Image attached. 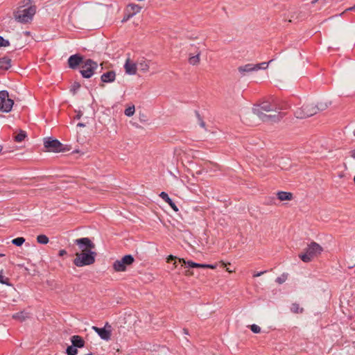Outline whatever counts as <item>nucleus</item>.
<instances>
[{
    "label": "nucleus",
    "instance_id": "nucleus-52",
    "mask_svg": "<svg viewBox=\"0 0 355 355\" xmlns=\"http://www.w3.org/2000/svg\"><path fill=\"white\" fill-rule=\"evenodd\" d=\"M202 173V171H199L196 172L197 174H201Z\"/></svg>",
    "mask_w": 355,
    "mask_h": 355
},
{
    "label": "nucleus",
    "instance_id": "nucleus-31",
    "mask_svg": "<svg viewBox=\"0 0 355 355\" xmlns=\"http://www.w3.org/2000/svg\"><path fill=\"white\" fill-rule=\"evenodd\" d=\"M0 283L8 286L10 285L9 279L3 275L2 271L0 272Z\"/></svg>",
    "mask_w": 355,
    "mask_h": 355
},
{
    "label": "nucleus",
    "instance_id": "nucleus-56",
    "mask_svg": "<svg viewBox=\"0 0 355 355\" xmlns=\"http://www.w3.org/2000/svg\"><path fill=\"white\" fill-rule=\"evenodd\" d=\"M353 135L355 136V130L353 131Z\"/></svg>",
    "mask_w": 355,
    "mask_h": 355
},
{
    "label": "nucleus",
    "instance_id": "nucleus-10",
    "mask_svg": "<svg viewBox=\"0 0 355 355\" xmlns=\"http://www.w3.org/2000/svg\"><path fill=\"white\" fill-rule=\"evenodd\" d=\"M74 243L78 245L80 252H91L95 248L94 243L87 237L77 239Z\"/></svg>",
    "mask_w": 355,
    "mask_h": 355
},
{
    "label": "nucleus",
    "instance_id": "nucleus-26",
    "mask_svg": "<svg viewBox=\"0 0 355 355\" xmlns=\"http://www.w3.org/2000/svg\"><path fill=\"white\" fill-rule=\"evenodd\" d=\"M37 241L40 244H47L49 239L46 235L40 234L37 236Z\"/></svg>",
    "mask_w": 355,
    "mask_h": 355
},
{
    "label": "nucleus",
    "instance_id": "nucleus-28",
    "mask_svg": "<svg viewBox=\"0 0 355 355\" xmlns=\"http://www.w3.org/2000/svg\"><path fill=\"white\" fill-rule=\"evenodd\" d=\"M25 242V239L23 237H17L12 240V243L17 246H21Z\"/></svg>",
    "mask_w": 355,
    "mask_h": 355
},
{
    "label": "nucleus",
    "instance_id": "nucleus-42",
    "mask_svg": "<svg viewBox=\"0 0 355 355\" xmlns=\"http://www.w3.org/2000/svg\"><path fill=\"white\" fill-rule=\"evenodd\" d=\"M266 270L261 271V272H257V273H256V274H254V275H253V277H259V276L262 275L263 274H264V273H266Z\"/></svg>",
    "mask_w": 355,
    "mask_h": 355
},
{
    "label": "nucleus",
    "instance_id": "nucleus-16",
    "mask_svg": "<svg viewBox=\"0 0 355 355\" xmlns=\"http://www.w3.org/2000/svg\"><path fill=\"white\" fill-rule=\"evenodd\" d=\"M149 63L150 61L147 60L144 58H141L140 59H138L137 61V65L139 67V70L143 72H147L149 70Z\"/></svg>",
    "mask_w": 355,
    "mask_h": 355
},
{
    "label": "nucleus",
    "instance_id": "nucleus-9",
    "mask_svg": "<svg viewBox=\"0 0 355 355\" xmlns=\"http://www.w3.org/2000/svg\"><path fill=\"white\" fill-rule=\"evenodd\" d=\"M44 146L49 152L60 153L64 151L63 144L57 139H45Z\"/></svg>",
    "mask_w": 355,
    "mask_h": 355
},
{
    "label": "nucleus",
    "instance_id": "nucleus-1",
    "mask_svg": "<svg viewBox=\"0 0 355 355\" xmlns=\"http://www.w3.org/2000/svg\"><path fill=\"white\" fill-rule=\"evenodd\" d=\"M281 109L274 98L271 101H263L255 105L252 112L263 122L277 123L284 116V114L279 112Z\"/></svg>",
    "mask_w": 355,
    "mask_h": 355
},
{
    "label": "nucleus",
    "instance_id": "nucleus-25",
    "mask_svg": "<svg viewBox=\"0 0 355 355\" xmlns=\"http://www.w3.org/2000/svg\"><path fill=\"white\" fill-rule=\"evenodd\" d=\"M26 132L24 130H19V133L14 137L15 141L17 142H21L26 137Z\"/></svg>",
    "mask_w": 355,
    "mask_h": 355
},
{
    "label": "nucleus",
    "instance_id": "nucleus-39",
    "mask_svg": "<svg viewBox=\"0 0 355 355\" xmlns=\"http://www.w3.org/2000/svg\"><path fill=\"white\" fill-rule=\"evenodd\" d=\"M72 87H73V90L75 92L80 87V85L78 83H74Z\"/></svg>",
    "mask_w": 355,
    "mask_h": 355
},
{
    "label": "nucleus",
    "instance_id": "nucleus-44",
    "mask_svg": "<svg viewBox=\"0 0 355 355\" xmlns=\"http://www.w3.org/2000/svg\"><path fill=\"white\" fill-rule=\"evenodd\" d=\"M67 254V251L65 250H60L59 251V256L62 257Z\"/></svg>",
    "mask_w": 355,
    "mask_h": 355
},
{
    "label": "nucleus",
    "instance_id": "nucleus-19",
    "mask_svg": "<svg viewBox=\"0 0 355 355\" xmlns=\"http://www.w3.org/2000/svg\"><path fill=\"white\" fill-rule=\"evenodd\" d=\"M11 67V59L4 56L0 58V69L8 70Z\"/></svg>",
    "mask_w": 355,
    "mask_h": 355
},
{
    "label": "nucleus",
    "instance_id": "nucleus-2",
    "mask_svg": "<svg viewBox=\"0 0 355 355\" xmlns=\"http://www.w3.org/2000/svg\"><path fill=\"white\" fill-rule=\"evenodd\" d=\"M17 10L14 12L16 21L21 23H28L32 21L36 13V6L33 4L32 0H22Z\"/></svg>",
    "mask_w": 355,
    "mask_h": 355
},
{
    "label": "nucleus",
    "instance_id": "nucleus-24",
    "mask_svg": "<svg viewBox=\"0 0 355 355\" xmlns=\"http://www.w3.org/2000/svg\"><path fill=\"white\" fill-rule=\"evenodd\" d=\"M291 311L293 313H302L304 311V309L300 307L297 303H293L291 306Z\"/></svg>",
    "mask_w": 355,
    "mask_h": 355
},
{
    "label": "nucleus",
    "instance_id": "nucleus-45",
    "mask_svg": "<svg viewBox=\"0 0 355 355\" xmlns=\"http://www.w3.org/2000/svg\"><path fill=\"white\" fill-rule=\"evenodd\" d=\"M185 275L187 276H191V275H193V272L188 270H186L185 271Z\"/></svg>",
    "mask_w": 355,
    "mask_h": 355
},
{
    "label": "nucleus",
    "instance_id": "nucleus-18",
    "mask_svg": "<svg viewBox=\"0 0 355 355\" xmlns=\"http://www.w3.org/2000/svg\"><path fill=\"white\" fill-rule=\"evenodd\" d=\"M141 7L137 4L130 3L126 8V12L129 13L130 16H134L140 12Z\"/></svg>",
    "mask_w": 355,
    "mask_h": 355
},
{
    "label": "nucleus",
    "instance_id": "nucleus-37",
    "mask_svg": "<svg viewBox=\"0 0 355 355\" xmlns=\"http://www.w3.org/2000/svg\"><path fill=\"white\" fill-rule=\"evenodd\" d=\"M216 268V265L212 264H202L201 268H211L215 269Z\"/></svg>",
    "mask_w": 355,
    "mask_h": 355
},
{
    "label": "nucleus",
    "instance_id": "nucleus-50",
    "mask_svg": "<svg viewBox=\"0 0 355 355\" xmlns=\"http://www.w3.org/2000/svg\"><path fill=\"white\" fill-rule=\"evenodd\" d=\"M318 1V0H313V1H311V3H312L313 4H314V3H315Z\"/></svg>",
    "mask_w": 355,
    "mask_h": 355
},
{
    "label": "nucleus",
    "instance_id": "nucleus-33",
    "mask_svg": "<svg viewBox=\"0 0 355 355\" xmlns=\"http://www.w3.org/2000/svg\"><path fill=\"white\" fill-rule=\"evenodd\" d=\"M135 106H131L125 110V114L128 116H131L135 113Z\"/></svg>",
    "mask_w": 355,
    "mask_h": 355
},
{
    "label": "nucleus",
    "instance_id": "nucleus-35",
    "mask_svg": "<svg viewBox=\"0 0 355 355\" xmlns=\"http://www.w3.org/2000/svg\"><path fill=\"white\" fill-rule=\"evenodd\" d=\"M315 106L317 107L319 111H323L327 109L328 107L327 104L326 103H319L317 105H315Z\"/></svg>",
    "mask_w": 355,
    "mask_h": 355
},
{
    "label": "nucleus",
    "instance_id": "nucleus-34",
    "mask_svg": "<svg viewBox=\"0 0 355 355\" xmlns=\"http://www.w3.org/2000/svg\"><path fill=\"white\" fill-rule=\"evenodd\" d=\"M10 45V42L0 36V47H6Z\"/></svg>",
    "mask_w": 355,
    "mask_h": 355
},
{
    "label": "nucleus",
    "instance_id": "nucleus-53",
    "mask_svg": "<svg viewBox=\"0 0 355 355\" xmlns=\"http://www.w3.org/2000/svg\"><path fill=\"white\" fill-rule=\"evenodd\" d=\"M4 256H5V254H1V253H0V257H4Z\"/></svg>",
    "mask_w": 355,
    "mask_h": 355
},
{
    "label": "nucleus",
    "instance_id": "nucleus-4",
    "mask_svg": "<svg viewBox=\"0 0 355 355\" xmlns=\"http://www.w3.org/2000/svg\"><path fill=\"white\" fill-rule=\"evenodd\" d=\"M96 256V253L94 251L76 252L73 263L77 267L89 266L95 262Z\"/></svg>",
    "mask_w": 355,
    "mask_h": 355
},
{
    "label": "nucleus",
    "instance_id": "nucleus-29",
    "mask_svg": "<svg viewBox=\"0 0 355 355\" xmlns=\"http://www.w3.org/2000/svg\"><path fill=\"white\" fill-rule=\"evenodd\" d=\"M78 354V349L73 345L69 346L67 348V355H76Z\"/></svg>",
    "mask_w": 355,
    "mask_h": 355
},
{
    "label": "nucleus",
    "instance_id": "nucleus-14",
    "mask_svg": "<svg viewBox=\"0 0 355 355\" xmlns=\"http://www.w3.org/2000/svg\"><path fill=\"white\" fill-rule=\"evenodd\" d=\"M257 68L254 67V64L250 63L239 67L238 71L242 76H245L248 73L257 71Z\"/></svg>",
    "mask_w": 355,
    "mask_h": 355
},
{
    "label": "nucleus",
    "instance_id": "nucleus-41",
    "mask_svg": "<svg viewBox=\"0 0 355 355\" xmlns=\"http://www.w3.org/2000/svg\"><path fill=\"white\" fill-rule=\"evenodd\" d=\"M132 16H130V15L129 13H127L125 14V15L124 16L123 19V21H126L127 20H128L130 18H131Z\"/></svg>",
    "mask_w": 355,
    "mask_h": 355
},
{
    "label": "nucleus",
    "instance_id": "nucleus-55",
    "mask_svg": "<svg viewBox=\"0 0 355 355\" xmlns=\"http://www.w3.org/2000/svg\"><path fill=\"white\" fill-rule=\"evenodd\" d=\"M85 355H94L92 353L87 354Z\"/></svg>",
    "mask_w": 355,
    "mask_h": 355
},
{
    "label": "nucleus",
    "instance_id": "nucleus-32",
    "mask_svg": "<svg viewBox=\"0 0 355 355\" xmlns=\"http://www.w3.org/2000/svg\"><path fill=\"white\" fill-rule=\"evenodd\" d=\"M159 196H160V198H162V199L163 200H164V201H165L166 203H168V204L169 202H171V201L172 200L169 198L168 195L166 192H164V191L161 192V193H160V194H159Z\"/></svg>",
    "mask_w": 355,
    "mask_h": 355
},
{
    "label": "nucleus",
    "instance_id": "nucleus-23",
    "mask_svg": "<svg viewBox=\"0 0 355 355\" xmlns=\"http://www.w3.org/2000/svg\"><path fill=\"white\" fill-rule=\"evenodd\" d=\"M179 262L182 265H187L189 268H201L202 263H197L192 261H185L184 259H179Z\"/></svg>",
    "mask_w": 355,
    "mask_h": 355
},
{
    "label": "nucleus",
    "instance_id": "nucleus-13",
    "mask_svg": "<svg viewBox=\"0 0 355 355\" xmlns=\"http://www.w3.org/2000/svg\"><path fill=\"white\" fill-rule=\"evenodd\" d=\"M81 63H83V56L79 54L72 55L68 59L69 67L73 69L77 68Z\"/></svg>",
    "mask_w": 355,
    "mask_h": 355
},
{
    "label": "nucleus",
    "instance_id": "nucleus-7",
    "mask_svg": "<svg viewBox=\"0 0 355 355\" xmlns=\"http://www.w3.org/2000/svg\"><path fill=\"white\" fill-rule=\"evenodd\" d=\"M134 261V257L130 254H127L121 259L116 260L113 263V268L116 272H123L126 270L127 266L132 265Z\"/></svg>",
    "mask_w": 355,
    "mask_h": 355
},
{
    "label": "nucleus",
    "instance_id": "nucleus-49",
    "mask_svg": "<svg viewBox=\"0 0 355 355\" xmlns=\"http://www.w3.org/2000/svg\"><path fill=\"white\" fill-rule=\"evenodd\" d=\"M81 116V114H78L77 116H76V119H79Z\"/></svg>",
    "mask_w": 355,
    "mask_h": 355
},
{
    "label": "nucleus",
    "instance_id": "nucleus-17",
    "mask_svg": "<svg viewBox=\"0 0 355 355\" xmlns=\"http://www.w3.org/2000/svg\"><path fill=\"white\" fill-rule=\"evenodd\" d=\"M71 341L72 343V345L76 347L81 348L83 347L85 345V340L83 338L80 336H73L71 338Z\"/></svg>",
    "mask_w": 355,
    "mask_h": 355
},
{
    "label": "nucleus",
    "instance_id": "nucleus-58",
    "mask_svg": "<svg viewBox=\"0 0 355 355\" xmlns=\"http://www.w3.org/2000/svg\"><path fill=\"white\" fill-rule=\"evenodd\" d=\"M354 183H355V175H354Z\"/></svg>",
    "mask_w": 355,
    "mask_h": 355
},
{
    "label": "nucleus",
    "instance_id": "nucleus-21",
    "mask_svg": "<svg viewBox=\"0 0 355 355\" xmlns=\"http://www.w3.org/2000/svg\"><path fill=\"white\" fill-rule=\"evenodd\" d=\"M200 52L198 51L195 55H189V62L191 65H198L200 61Z\"/></svg>",
    "mask_w": 355,
    "mask_h": 355
},
{
    "label": "nucleus",
    "instance_id": "nucleus-46",
    "mask_svg": "<svg viewBox=\"0 0 355 355\" xmlns=\"http://www.w3.org/2000/svg\"><path fill=\"white\" fill-rule=\"evenodd\" d=\"M175 259V257L173 256V255H169L168 257L167 258V261L169 262L171 260H173Z\"/></svg>",
    "mask_w": 355,
    "mask_h": 355
},
{
    "label": "nucleus",
    "instance_id": "nucleus-48",
    "mask_svg": "<svg viewBox=\"0 0 355 355\" xmlns=\"http://www.w3.org/2000/svg\"><path fill=\"white\" fill-rule=\"evenodd\" d=\"M78 125V126H79V127H84V126H85V124H84V123H78V125Z\"/></svg>",
    "mask_w": 355,
    "mask_h": 355
},
{
    "label": "nucleus",
    "instance_id": "nucleus-3",
    "mask_svg": "<svg viewBox=\"0 0 355 355\" xmlns=\"http://www.w3.org/2000/svg\"><path fill=\"white\" fill-rule=\"evenodd\" d=\"M305 252L299 255L301 260L305 263L311 261L318 257L323 251V248L315 241L311 242L304 250Z\"/></svg>",
    "mask_w": 355,
    "mask_h": 355
},
{
    "label": "nucleus",
    "instance_id": "nucleus-27",
    "mask_svg": "<svg viewBox=\"0 0 355 355\" xmlns=\"http://www.w3.org/2000/svg\"><path fill=\"white\" fill-rule=\"evenodd\" d=\"M273 60H270L269 62H261V63H259V64H254V67H258L257 68V71L259 70V69H266L268 67V65Z\"/></svg>",
    "mask_w": 355,
    "mask_h": 355
},
{
    "label": "nucleus",
    "instance_id": "nucleus-47",
    "mask_svg": "<svg viewBox=\"0 0 355 355\" xmlns=\"http://www.w3.org/2000/svg\"><path fill=\"white\" fill-rule=\"evenodd\" d=\"M183 333L185 334V335H188L189 334V331L187 329H183Z\"/></svg>",
    "mask_w": 355,
    "mask_h": 355
},
{
    "label": "nucleus",
    "instance_id": "nucleus-22",
    "mask_svg": "<svg viewBox=\"0 0 355 355\" xmlns=\"http://www.w3.org/2000/svg\"><path fill=\"white\" fill-rule=\"evenodd\" d=\"M29 317H30L29 314L25 311L18 312V313L13 314V315H12L13 319L17 320L20 322L25 320L26 319L28 318Z\"/></svg>",
    "mask_w": 355,
    "mask_h": 355
},
{
    "label": "nucleus",
    "instance_id": "nucleus-20",
    "mask_svg": "<svg viewBox=\"0 0 355 355\" xmlns=\"http://www.w3.org/2000/svg\"><path fill=\"white\" fill-rule=\"evenodd\" d=\"M277 196L280 201L291 200L293 199V193L291 192L279 191Z\"/></svg>",
    "mask_w": 355,
    "mask_h": 355
},
{
    "label": "nucleus",
    "instance_id": "nucleus-12",
    "mask_svg": "<svg viewBox=\"0 0 355 355\" xmlns=\"http://www.w3.org/2000/svg\"><path fill=\"white\" fill-rule=\"evenodd\" d=\"M124 69L126 73L135 75L137 69V62H133L130 58H128L124 64Z\"/></svg>",
    "mask_w": 355,
    "mask_h": 355
},
{
    "label": "nucleus",
    "instance_id": "nucleus-5",
    "mask_svg": "<svg viewBox=\"0 0 355 355\" xmlns=\"http://www.w3.org/2000/svg\"><path fill=\"white\" fill-rule=\"evenodd\" d=\"M318 109L313 103L303 105L301 107L295 111V115L297 118L303 119L313 116L317 114Z\"/></svg>",
    "mask_w": 355,
    "mask_h": 355
},
{
    "label": "nucleus",
    "instance_id": "nucleus-51",
    "mask_svg": "<svg viewBox=\"0 0 355 355\" xmlns=\"http://www.w3.org/2000/svg\"><path fill=\"white\" fill-rule=\"evenodd\" d=\"M205 123H204L203 121H202V122H201V123H200V125H201L202 127H204V126H205Z\"/></svg>",
    "mask_w": 355,
    "mask_h": 355
},
{
    "label": "nucleus",
    "instance_id": "nucleus-6",
    "mask_svg": "<svg viewBox=\"0 0 355 355\" xmlns=\"http://www.w3.org/2000/svg\"><path fill=\"white\" fill-rule=\"evenodd\" d=\"M98 64L96 62L91 59L86 60L81 66L80 73L83 78H89L94 73V71L97 69Z\"/></svg>",
    "mask_w": 355,
    "mask_h": 355
},
{
    "label": "nucleus",
    "instance_id": "nucleus-11",
    "mask_svg": "<svg viewBox=\"0 0 355 355\" xmlns=\"http://www.w3.org/2000/svg\"><path fill=\"white\" fill-rule=\"evenodd\" d=\"M111 326L106 322L104 328L93 327L92 329L98 334V336L105 340H109L111 336Z\"/></svg>",
    "mask_w": 355,
    "mask_h": 355
},
{
    "label": "nucleus",
    "instance_id": "nucleus-36",
    "mask_svg": "<svg viewBox=\"0 0 355 355\" xmlns=\"http://www.w3.org/2000/svg\"><path fill=\"white\" fill-rule=\"evenodd\" d=\"M251 331L254 334H259L261 332V328L257 324H252L250 326Z\"/></svg>",
    "mask_w": 355,
    "mask_h": 355
},
{
    "label": "nucleus",
    "instance_id": "nucleus-38",
    "mask_svg": "<svg viewBox=\"0 0 355 355\" xmlns=\"http://www.w3.org/2000/svg\"><path fill=\"white\" fill-rule=\"evenodd\" d=\"M169 206L175 211H178V207L176 206V205L173 202V200L171 201V202L168 203Z\"/></svg>",
    "mask_w": 355,
    "mask_h": 355
},
{
    "label": "nucleus",
    "instance_id": "nucleus-15",
    "mask_svg": "<svg viewBox=\"0 0 355 355\" xmlns=\"http://www.w3.org/2000/svg\"><path fill=\"white\" fill-rule=\"evenodd\" d=\"M116 73L114 71H109L101 75V80L103 83H109L114 81Z\"/></svg>",
    "mask_w": 355,
    "mask_h": 355
},
{
    "label": "nucleus",
    "instance_id": "nucleus-43",
    "mask_svg": "<svg viewBox=\"0 0 355 355\" xmlns=\"http://www.w3.org/2000/svg\"><path fill=\"white\" fill-rule=\"evenodd\" d=\"M349 154L350 157H352V158L355 159V149L351 150L349 152Z\"/></svg>",
    "mask_w": 355,
    "mask_h": 355
},
{
    "label": "nucleus",
    "instance_id": "nucleus-57",
    "mask_svg": "<svg viewBox=\"0 0 355 355\" xmlns=\"http://www.w3.org/2000/svg\"><path fill=\"white\" fill-rule=\"evenodd\" d=\"M222 264H223V266H226V264H225L224 262H222Z\"/></svg>",
    "mask_w": 355,
    "mask_h": 355
},
{
    "label": "nucleus",
    "instance_id": "nucleus-54",
    "mask_svg": "<svg viewBox=\"0 0 355 355\" xmlns=\"http://www.w3.org/2000/svg\"><path fill=\"white\" fill-rule=\"evenodd\" d=\"M227 271H228L229 272H232V270H230L228 268L227 269Z\"/></svg>",
    "mask_w": 355,
    "mask_h": 355
},
{
    "label": "nucleus",
    "instance_id": "nucleus-30",
    "mask_svg": "<svg viewBox=\"0 0 355 355\" xmlns=\"http://www.w3.org/2000/svg\"><path fill=\"white\" fill-rule=\"evenodd\" d=\"M288 278V274L287 273H283L281 276L278 277L276 279V282L279 284H282L286 282V280Z\"/></svg>",
    "mask_w": 355,
    "mask_h": 355
},
{
    "label": "nucleus",
    "instance_id": "nucleus-40",
    "mask_svg": "<svg viewBox=\"0 0 355 355\" xmlns=\"http://www.w3.org/2000/svg\"><path fill=\"white\" fill-rule=\"evenodd\" d=\"M347 11H355V5L350 8H347L343 12H342L340 14V15L342 16L343 15H344V13H345Z\"/></svg>",
    "mask_w": 355,
    "mask_h": 355
},
{
    "label": "nucleus",
    "instance_id": "nucleus-8",
    "mask_svg": "<svg viewBox=\"0 0 355 355\" xmlns=\"http://www.w3.org/2000/svg\"><path fill=\"white\" fill-rule=\"evenodd\" d=\"M14 104L13 100L9 98L8 92L6 90L0 92V111L9 112Z\"/></svg>",
    "mask_w": 355,
    "mask_h": 355
}]
</instances>
